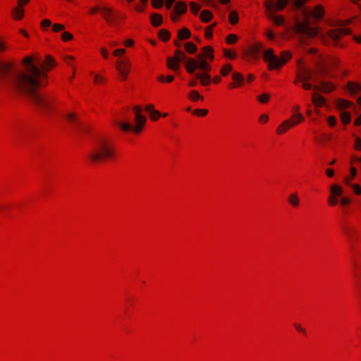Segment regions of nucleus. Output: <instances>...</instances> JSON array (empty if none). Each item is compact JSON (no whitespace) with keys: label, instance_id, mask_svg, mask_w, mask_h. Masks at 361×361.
Masks as SVG:
<instances>
[{"label":"nucleus","instance_id":"nucleus-1","mask_svg":"<svg viewBox=\"0 0 361 361\" xmlns=\"http://www.w3.org/2000/svg\"><path fill=\"white\" fill-rule=\"evenodd\" d=\"M21 63L22 69L16 63H0V81L10 85L13 90L25 94L39 110L47 112L51 108L50 102L37 89L47 85L46 71L54 66V59L47 56L42 62L38 56H27Z\"/></svg>","mask_w":361,"mask_h":361},{"label":"nucleus","instance_id":"nucleus-2","mask_svg":"<svg viewBox=\"0 0 361 361\" xmlns=\"http://www.w3.org/2000/svg\"><path fill=\"white\" fill-rule=\"evenodd\" d=\"M185 67L189 74H193L200 80L202 85H207L211 82V76L208 72L211 69L209 63L201 56H196V59L189 58L185 63Z\"/></svg>","mask_w":361,"mask_h":361},{"label":"nucleus","instance_id":"nucleus-3","mask_svg":"<svg viewBox=\"0 0 361 361\" xmlns=\"http://www.w3.org/2000/svg\"><path fill=\"white\" fill-rule=\"evenodd\" d=\"M114 152L104 140H99L91 149L88 158L93 163H98L104 159L113 157Z\"/></svg>","mask_w":361,"mask_h":361},{"label":"nucleus","instance_id":"nucleus-4","mask_svg":"<svg viewBox=\"0 0 361 361\" xmlns=\"http://www.w3.org/2000/svg\"><path fill=\"white\" fill-rule=\"evenodd\" d=\"M264 60L268 63L269 69L279 68L285 64L291 57L288 51H283L281 54V58L274 54L271 49H269L264 52Z\"/></svg>","mask_w":361,"mask_h":361},{"label":"nucleus","instance_id":"nucleus-5","mask_svg":"<svg viewBox=\"0 0 361 361\" xmlns=\"http://www.w3.org/2000/svg\"><path fill=\"white\" fill-rule=\"evenodd\" d=\"M293 30L300 35L301 43H304L305 37H312L317 35L318 33L317 28L310 25L308 20H305L304 23L296 20Z\"/></svg>","mask_w":361,"mask_h":361},{"label":"nucleus","instance_id":"nucleus-6","mask_svg":"<svg viewBox=\"0 0 361 361\" xmlns=\"http://www.w3.org/2000/svg\"><path fill=\"white\" fill-rule=\"evenodd\" d=\"M299 106H295L293 109L294 115L293 116L291 119H288L285 121L281 123V125L278 128L276 132L279 134H281L284 133L286 130L291 128L292 126L298 124V123L304 120V117L302 114L298 113Z\"/></svg>","mask_w":361,"mask_h":361},{"label":"nucleus","instance_id":"nucleus-7","mask_svg":"<svg viewBox=\"0 0 361 361\" xmlns=\"http://www.w3.org/2000/svg\"><path fill=\"white\" fill-rule=\"evenodd\" d=\"M146 120L147 118L145 116L141 113H137V115L135 116V121L137 124V127H133L127 122L121 123L116 121L115 123L124 131L134 130L135 133H139L145 125Z\"/></svg>","mask_w":361,"mask_h":361},{"label":"nucleus","instance_id":"nucleus-8","mask_svg":"<svg viewBox=\"0 0 361 361\" xmlns=\"http://www.w3.org/2000/svg\"><path fill=\"white\" fill-rule=\"evenodd\" d=\"M173 57H169L166 60L167 66L173 71H177L180 68L179 63L183 61H188L186 55L180 50H176Z\"/></svg>","mask_w":361,"mask_h":361},{"label":"nucleus","instance_id":"nucleus-9","mask_svg":"<svg viewBox=\"0 0 361 361\" xmlns=\"http://www.w3.org/2000/svg\"><path fill=\"white\" fill-rule=\"evenodd\" d=\"M66 121L72 126L73 128L78 133H83L87 130V127L84 126L80 119L74 113H68L66 116Z\"/></svg>","mask_w":361,"mask_h":361},{"label":"nucleus","instance_id":"nucleus-10","mask_svg":"<svg viewBox=\"0 0 361 361\" xmlns=\"http://www.w3.org/2000/svg\"><path fill=\"white\" fill-rule=\"evenodd\" d=\"M305 82H303L302 84V87L305 90H310L313 88L316 91H322L324 93H329L334 88L333 84L323 80L319 82V85H314V87H312L310 83L307 82V81Z\"/></svg>","mask_w":361,"mask_h":361},{"label":"nucleus","instance_id":"nucleus-11","mask_svg":"<svg viewBox=\"0 0 361 361\" xmlns=\"http://www.w3.org/2000/svg\"><path fill=\"white\" fill-rule=\"evenodd\" d=\"M289 3L290 0H277L276 2L270 0L265 4V7L268 12H275L283 10Z\"/></svg>","mask_w":361,"mask_h":361},{"label":"nucleus","instance_id":"nucleus-12","mask_svg":"<svg viewBox=\"0 0 361 361\" xmlns=\"http://www.w3.org/2000/svg\"><path fill=\"white\" fill-rule=\"evenodd\" d=\"M350 33V30L346 27H341L331 30L328 32L329 37L334 41L338 40L342 36Z\"/></svg>","mask_w":361,"mask_h":361},{"label":"nucleus","instance_id":"nucleus-13","mask_svg":"<svg viewBox=\"0 0 361 361\" xmlns=\"http://www.w3.org/2000/svg\"><path fill=\"white\" fill-rule=\"evenodd\" d=\"M312 71L307 67L302 66L299 68L297 74V80L294 82L297 83L298 81H308L312 79Z\"/></svg>","mask_w":361,"mask_h":361},{"label":"nucleus","instance_id":"nucleus-14","mask_svg":"<svg viewBox=\"0 0 361 361\" xmlns=\"http://www.w3.org/2000/svg\"><path fill=\"white\" fill-rule=\"evenodd\" d=\"M130 63L128 61H120L118 65L116 66V70L119 72L122 80H125L127 79L128 74L130 71Z\"/></svg>","mask_w":361,"mask_h":361},{"label":"nucleus","instance_id":"nucleus-15","mask_svg":"<svg viewBox=\"0 0 361 361\" xmlns=\"http://www.w3.org/2000/svg\"><path fill=\"white\" fill-rule=\"evenodd\" d=\"M338 65V61L336 59L331 58L327 62L321 64L319 66V72L322 74H327L331 68L336 67Z\"/></svg>","mask_w":361,"mask_h":361},{"label":"nucleus","instance_id":"nucleus-16","mask_svg":"<svg viewBox=\"0 0 361 361\" xmlns=\"http://www.w3.org/2000/svg\"><path fill=\"white\" fill-rule=\"evenodd\" d=\"M101 13L108 23H116V16L113 11L108 7H102Z\"/></svg>","mask_w":361,"mask_h":361},{"label":"nucleus","instance_id":"nucleus-17","mask_svg":"<svg viewBox=\"0 0 361 361\" xmlns=\"http://www.w3.org/2000/svg\"><path fill=\"white\" fill-rule=\"evenodd\" d=\"M302 12L305 17L313 16L317 19L322 18L323 16V8L320 6H317L312 11L305 8Z\"/></svg>","mask_w":361,"mask_h":361},{"label":"nucleus","instance_id":"nucleus-18","mask_svg":"<svg viewBox=\"0 0 361 361\" xmlns=\"http://www.w3.org/2000/svg\"><path fill=\"white\" fill-rule=\"evenodd\" d=\"M232 79L234 80L235 82L230 83L229 87H236L239 85H242L244 82V77L243 75L238 72H233L232 73Z\"/></svg>","mask_w":361,"mask_h":361},{"label":"nucleus","instance_id":"nucleus-19","mask_svg":"<svg viewBox=\"0 0 361 361\" xmlns=\"http://www.w3.org/2000/svg\"><path fill=\"white\" fill-rule=\"evenodd\" d=\"M202 53L198 54L197 56H201L202 59H209L210 60H213L214 55H213V49L210 47H204L202 48Z\"/></svg>","mask_w":361,"mask_h":361},{"label":"nucleus","instance_id":"nucleus-20","mask_svg":"<svg viewBox=\"0 0 361 361\" xmlns=\"http://www.w3.org/2000/svg\"><path fill=\"white\" fill-rule=\"evenodd\" d=\"M187 10V5L183 1H178L176 4L173 11L178 15L184 13Z\"/></svg>","mask_w":361,"mask_h":361},{"label":"nucleus","instance_id":"nucleus-21","mask_svg":"<svg viewBox=\"0 0 361 361\" xmlns=\"http://www.w3.org/2000/svg\"><path fill=\"white\" fill-rule=\"evenodd\" d=\"M312 102L316 106H321L325 104V99L316 93L312 94Z\"/></svg>","mask_w":361,"mask_h":361},{"label":"nucleus","instance_id":"nucleus-22","mask_svg":"<svg viewBox=\"0 0 361 361\" xmlns=\"http://www.w3.org/2000/svg\"><path fill=\"white\" fill-rule=\"evenodd\" d=\"M6 49V46L5 44H4V42L0 39V51H4ZM0 63H15L14 62H8V61H0ZM0 87H4V88H7V89H10V90H13V87L7 84V83H5L4 82H1L0 81Z\"/></svg>","mask_w":361,"mask_h":361},{"label":"nucleus","instance_id":"nucleus-23","mask_svg":"<svg viewBox=\"0 0 361 361\" xmlns=\"http://www.w3.org/2000/svg\"><path fill=\"white\" fill-rule=\"evenodd\" d=\"M348 91L352 94L355 95L359 92L361 91V85L357 84V83L350 82L348 83Z\"/></svg>","mask_w":361,"mask_h":361},{"label":"nucleus","instance_id":"nucleus-24","mask_svg":"<svg viewBox=\"0 0 361 361\" xmlns=\"http://www.w3.org/2000/svg\"><path fill=\"white\" fill-rule=\"evenodd\" d=\"M330 191L331 193V195H334V197H341L343 190V188L338 185L334 184L330 188Z\"/></svg>","mask_w":361,"mask_h":361},{"label":"nucleus","instance_id":"nucleus-25","mask_svg":"<svg viewBox=\"0 0 361 361\" xmlns=\"http://www.w3.org/2000/svg\"><path fill=\"white\" fill-rule=\"evenodd\" d=\"M268 16L276 25H282L284 23V18L282 16H278L274 12H269Z\"/></svg>","mask_w":361,"mask_h":361},{"label":"nucleus","instance_id":"nucleus-26","mask_svg":"<svg viewBox=\"0 0 361 361\" xmlns=\"http://www.w3.org/2000/svg\"><path fill=\"white\" fill-rule=\"evenodd\" d=\"M151 23L155 27L159 26L162 23L161 16L158 13H153L151 16Z\"/></svg>","mask_w":361,"mask_h":361},{"label":"nucleus","instance_id":"nucleus-27","mask_svg":"<svg viewBox=\"0 0 361 361\" xmlns=\"http://www.w3.org/2000/svg\"><path fill=\"white\" fill-rule=\"evenodd\" d=\"M178 39L180 40H184V39H188L191 36L190 30L186 27H184V28L178 31Z\"/></svg>","mask_w":361,"mask_h":361},{"label":"nucleus","instance_id":"nucleus-28","mask_svg":"<svg viewBox=\"0 0 361 361\" xmlns=\"http://www.w3.org/2000/svg\"><path fill=\"white\" fill-rule=\"evenodd\" d=\"M201 20L205 23L211 20L212 13L209 10H203L200 13Z\"/></svg>","mask_w":361,"mask_h":361},{"label":"nucleus","instance_id":"nucleus-29","mask_svg":"<svg viewBox=\"0 0 361 361\" xmlns=\"http://www.w3.org/2000/svg\"><path fill=\"white\" fill-rule=\"evenodd\" d=\"M307 0H290V4L293 8H302Z\"/></svg>","mask_w":361,"mask_h":361},{"label":"nucleus","instance_id":"nucleus-30","mask_svg":"<svg viewBox=\"0 0 361 361\" xmlns=\"http://www.w3.org/2000/svg\"><path fill=\"white\" fill-rule=\"evenodd\" d=\"M288 202L293 207H296L299 204V198L297 196V193H293L289 195Z\"/></svg>","mask_w":361,"mask_h":361},{"label":"nucleus","instance_id":"nucleus-31","mask_svg":"<svg viewBox=\"0 0 361 361\" xmlns=\"http://www.w3.org/2000/svg\"><path fill=\"white\" fill-rule=\"evenodd\" d=\"M185 49L186 51L189 54H194L197 50L196 45L190 42L185 43Z\"/></svg>","mask_w":361,"mask_h":361},{"label":"nucleus","instance_id":"nucleus-32","mask_svg":"<svg viewBox=\"0 0 361 361\" xmlns=\"http://www.w3.org/2000/svg\"><path fill=\"white\" fill-rule=\"evenodd\" d=\"M354 106L353 103L345 99H340L338 101V107L341 109L349 108Z\"/></svg>","mask_w":361,"mask_h":361},{"label":"nucleus","instance_id":"nucleus-33","mask_svg":"<svg viewBox=\"0 0 361 361\" xmlns=\"http://www.w3.org/2000/svg\"><path fill=\"white\" fill-rule=\"evenodd\" d=\"M145 109L147 111L150 113V118L152 119H154L153 118V114H156L157 117H159L160 116V113L158 111L154 109V106L152 104H147L145 106Z\"/></svg>","mask_w":361,"mask_h":361},{"label":"nucleus","instance_id":"nucleus-34","mask_svg":"<svg viewBox=\"0 0 361 361\" xmlns=\"http://www.w3.org/2000/svg\"><path fill=\"white\" fill-rule=\"evenodd\" d=\"M263 47L262 44H257L252 48V54L255 58L257 57V54L262 51Z\"/></svg>","mask_w":361,"mask_h":361},{"label":"nucleus","instance_id":"nucleus-35","mask_svg":"<svg viewBox=\"0 0 361 361\" xmlns=\"http://www.w3.org/2000/svg\"><path fill=\"white\" fill-rule=\"evenodd\" d=\"M228 20H229V22L232 24V25H235L238 23V13L236 11H231L229 14V16H228Z\"/></svg>","mask_w":361,"mask_h":361},{"label":"nucleus","instance_id":"nucleus-36","mask_svg":"<svg viewBox=\"0 0 361 361\" xmlns=\"http://www.w3.org/2000/svg\"><path fill=\"white\" fill-rule=\"evenodd\" d=\"M232 71V66L230 64H226L221 68V74L223 76H227Z\"/></svg>","mask_w":361,"mask_h":361},{"label":"nucleus","instance_id":"nucleus-37","mask_svg":"<svg viewBox=\"0 0 361 361\" xmlns=\"http://www.w3.org/2000/svg\"><path fill=\"white\" fill-rule=\"evenodd\" d=\"M159 36L163 41L166 42L170 37V32L167 30L163 29L159 31Z\"/></svg>","mask_w":361,"mask_h":361},{"label":"nucleus","instance_id":"nucleus-38","mask_svg":"<svg viewBox=\"0 0 361 361\" xmlns=\"http://www.w3.org/2000/svg\"><path fill=\"white\" fill-rule=\"evenodd\" d=\"M350 174H351L350 177H347V178H345V181L349 185H350V181H351L352 179H353L355 177V176L357 174V169L355 167H353V166H352L350 168Z\"/></svg>","mask_w":361,"mask_h":361},{"label":"nucleus","instance_id":"nucleus-39","mask_svg":"<svg viewBox=\"0 0 361 361\" xmlns=\"http://www.w3.org/2000/svg\"><path fill=\"white\" fill-rule=\"evenodd\" d=\"M341 118L343 123H348L350 121V115L347 111H343L341 114Z\"/></svg>","mask_w":361,"mask_h":361},{"label":"nucleus","instance_id":"nucleus-40","mask_svg":"<svg viewBox=\"0 0 361 361\" xmlns=\"http://www.w3.org/2000/svg\"><path fill=\"white\" fill-rule=\"evenodd\" d=\"M13 15L16 19H21L23 17V11L18 8H16L13 11Z\"/></svg>","mask_w":361,"mask_h":361},{"label":"nucleus","instance_id":"nucleus-41","mask_svg":"<svg viewBox=\"0 0 361 361\" xmlns=\"http://www.w3.org/2000/svg\"><path fill=\"white\" fill-rule=\"evenodd\" d=\"M189 97L193 101H196L199 99H203V97L195 90H192L190 92Z\"/></svg>","mask_w":361,"mask_h":361},{"label":"nucleus","instance_id":"nucleus-42","mask_svg":"<svg viewBox=\"0 0 361 361\" xmlns=\"http://www.w3.org/2000/svg\"><path fill=\"white\" fill-rule=\"evenodd\" d=\"M238 39V37L234 34H231L226 37V42L228 44H234Z\"/></svg>","mask_w":361,"mask_h":361},{"label":"nucleus","instance_id":"nucleus-43","mask_svg":"<svg viewBox=\"0 0 361 361\" xmlns=\"http://www.w3.org/2000/svg\"><path fill=\"white\" fill-rule=\"evenodd\" d=\"M190 10L194 14H197L200 9V6L194 2L190 4Z\"/></svg>","mask_w":361,"mask_h":361},{"label":"nucleus","instance_id":"nucleus-44","mask_svg":"<svg viewBox=\"0 0 361 361\" xmlns=\"http://www.w3.org/2000/svg\"><path fill=\"white\" fill-rule=\"evenodd\" d=\"M164 1L163 0H152V4L154 8H159L163 6Z\"/></svg>","mask_w":361,"mask_h":361},{"label":"nucleus","instance_id":"nucleus-45","mask_svg":"<svg viewBox=\"0 0 361 361\" xmlns=\"http://www.w3.org/2000/svg\"><path fill=\"white\" fill-rule=\"evenodd\" d=\"M328 202L331 206H335L338 203V199L334 195H330L328 197Z\"/></svg>","mask_w":361,"mask_h":361},{"label":"nucleus","instance_id":"nucleus-46","mask_svg":"<svg viewBox=\"0 0 361 361\" xmlns=\"http://www.w3.org/2000/svg\"><path fill=\"white\" fill-rule=\"evenodd\" d=\"M61 38L63 41L66 42L73 39V35L68 32H64L61 35Z\"/></svg>","mask_w":361,"mask_h":361},{"label":"nucleus","instance_id":"nucleus-47","mask_svg":"<svg viewBox=\"0 0 361 361\" xmlns=\"http://www.w3.org/2000/svg\"><path fill=\"white\" fill-rule=\"evenodd\" d=\"M269 98V95L267 93H264L260 96L258 97V100L262 103H266Z\"/></svg>","mask_w":361,"mask_h":361},{"label":"nucleus","instance_id":"nucleus-48","mask_svg":"<svg viewBox=\"0 0 361 361\" xmlns=\"http://www.w3.org/2000/svg\"><path fill=\"white\" fill-rule=\"evenodd\" d=\"M63 30H64V26L61 24L56 23V24H54L52 26V30L54 32H59V31H62Z\"/></svg>","mask_w":361,"mask_h":361},{"label":"nucleus","instance_id":"nucleus-49","mask_svg":"<svg viewBox=\"0 0 361 361\" xmlns=\"http://www.w3.org/2000/svg\"><path fill=\"white\" fill-rule=\"evenodd\" d=\"M208 113V111L207 109H195L193 111V114H196V115H199V116H204L207 114Z\"/></svg>","mask_w":361,"mask_h":361},{"label":"nucleus","instance_id":"nucleus-50","mask_svg":"<svg viewBox=\"0 0 361 361\" xmlns=\"http://www.w3.org/2000/svg\"><path fill=\"white\" fill-rule=\"evenodd\" d=\"M355 149L358 151H361V139L358 137H355Z\"/></svg>","mask_w":361,"mask_h":361},{"label":"nucleus","instance_id":"nucleus-51","mask_svg":"<svg viewBox=\"0 0 361 361\" xmlns=\"http://www.w3.org/2000/svg\"><path fill=\"white\" fill-rule=\"evenodd\" d=\"M351 186L353 188L354 192H355V194H357V195H360L361 194V187L359 185L353 184Z\"/></svg>","mask_w":361,"mask_h":361},{"label":"nucleus","instance_id":"nucleus-52","mask_svg":"<svg viewBox=\"0 0 361 361\" xmlns=\"http://www.w3.org/2000/svg\"><path fill=\"white\" fill-rule=\"evenodd\" d=\"M224 55L230 59H234L235 56V54L234 53H232L229 50H224Z\"/></svg>","mask_w":361,"mask_h":361},{"label":"nucleus","instance_id":"nucleus-53","mask_svg":"<svg viewBox=\"0 0 361 361\" xmlns=\"http://www.w3.org/2000/svg\"><path fill=\"white\" fill-rule=\"evenodd\" d=\"M328 123L329 126H334L336 123V118L334 116H330L328 118Z\"/></svg>","mask_w":361,"mask_h":361},{"label":"nucleus","instance_id":"nucleus-54","mask_svg":"<svg viewBox=\"0 0 361 361\" xmlns=\"http://www.w3.org/2000/svg\"><path fill=\"white\" fill-rule=\"evenodd\" d=\"M340 202H341V204L342 205H345V204H349V203H350V199H349V198H348V197H341V200H340Z\"/></svg>","mask_w":361,"mask_h":361},{"label":"nucleus","instance_id":"nucleus-55","mask_svg":"<svg viewBox=\"0 0 361 361\" xmlns=\"http://www.w3.org/2000/svg\"><path fill=\"white\" fill-rule=\"evenodd\" d=\"M212 36V31L210 27H207L205 30V37L208 39H210Z\"/></svg>","mask_w":361,"mask_h":361},{"label":"nucleus","instance_id":"nucleus-56","mask_svg":"<svg viewBox=\"0 0 361 361\" xmlns=\"http://www.w3.org/2000/svg\"><path fill=\"white\" fill-rule=\"evenodd\" d=\"M126 52L124 49H118L114 51V56H118L119 54H123Z\"/></svg>","mask_w":361,"mask_h":361},{"label":"nucleus","instance_id":"nucleus-57","mask_svg":"<svg viewBox=\"0 0 361 361\" xmlns=\"http://www.w3.org/2000/svg\"><path fill=\"white\" fill-rule=\"evenodd\" d=\"M176 0H166V7L167 9H170Z\"/></svg>","mask_w":361,"mask_h":361},{"label":"nucleus","instance_id":"nucleus-58","mask_svg":"<svg viewBox=\"0 0 361 361\" xmlns=\"http://www.w3.org/2000/svg\"><path fill=\"white\" fill-rule=\"evenodd\" d=\"M42 26L43 27H49L51 24V21L48 19H44L42 21Z\"/></svg>","mask_w":361,"mask_h":361},{"label":"nucleus","instance_id":"nucleus-59","mask_svg":"<svg viewBox=\"0 0 361 361\" xmlns=\"http://www.w3.org/2000/svg\"><path fill=\"white\" fill-rule=\"evenodd\" d=\"M134 113H135V116L137 115V114H140L142 113V108L140 106H135L133 109Z\"/></svg>","mask_w":361,"mask_h":361},{"label":"nucleus","instance_id":"nucleus-60","mask_svg":"<svg viewBox=\"0 0 361 361\" xmlns=\"http://www.w3.org/2000/svg\"><path fill=\"white\" fill-rule=\"evenodd\" d=\"M294 326L299 332L305 334V330L300 324H295Z\"/></svg>","mask_w":361,"mask_h":361},{"label":"nucleus","instance_id":"nucleus-61","mask_svg":"<svg viewBox=\"0 0 361 361\" xmlns=\"http://www.w3.org/2000/svg\"><path fill=\"white\" fill-rule=\"evenodd\" d=\"M101 9H102V8H100L99 6H94L92 8L90 9V13L93 14V13H97V11H100L101 12Z\"/></svg>","mask_w":361,"mask_h":361},{"label":"nucleus","instance_id":"nucleus-62","mask_svg":"<svg viewBox=\"0 0 361 361\" xmlns=\"http://www.w3.org/2000/svg\"><path fill=\"white\" fill-rule=\"evenodd\" d=\"M267 37L269 39H274V33L271 31V30H268L267 32Z\"/></svg>","mask_w":361,"mask_h":361},{"label":"nucleus","instance_id":"nucleus-63","mask_svg":"<svg viewBox=\"0 0 361 361\" xmlns=\"http://www.w3.org/2000/svg\"><path fill=\"white\" fill-rule=\"evenodd\" d=\"M269 120V117L267 115H262L260 117H259V121H262V122H264V123H266Z\"/></svg>","mask_w":361,"mask_h":361},{"label":"nucleus","instance_id":"nucleus-64","mask_svg":"<svg viewBox=\"0 0 361 361\" xmlns=\"http://www.w3.org/2000/svg\"><path fill=\"white\" fill-rule=\"evenodd\" d=\"M354 123L356 126L361 125V114L355 119Z\"/></svg>","mask_w":361,"mask_h":361}]
</instances>
